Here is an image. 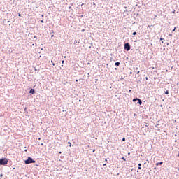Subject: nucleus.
<instances>
[{"instance_id":"f257e3e1","label":"nucleus","mask_w":179,"mask_h":179,"mask_svg":"<svg viewBox=\"0 0 179 179\" xmlns=\"http://www.w3.org/2000/svg\"><path fill=\"white\" fill-rule=\"evenodd\" d=\"M8 163H9V159L8 158H0V166H6Z\"/></svg>"},{"instance_id":"f03ea898","label":"nucleus","mask_w":179,"mask_h":179,"mask_svg":"<svg viewBox=\"0 0 179 179\" xmlns=\"http://www.w3.org/2000/svg\"><path fill=\"white\" fill-rule=\"evenodd\" d=\"M31 163H36V160L33 159L31 157H28L24 161V164H31Z\"/></svg>"},{"instance_id":"7ed1b4c3","label":"nucleus","mask_w":179,"mask_h":179,"mask_svg":"<svg viewBox=\"0 0 179 179\" xmlns=\"http://www.w3.org/2000/svg\"><path fill=\"white\" fill-rule=\"evenodd\" d=\"M124 50H125V51H129L131 50V44H129V43H125L124 44Z\"/></svg>"},{"instance_id":"20e7f679","label":"nucleus","mask_w":179,"mask_h":179,"mask_svg":"<svg viewBox=\"0 0 179 179\" xmlns=\"http://www.w3.org/2000/svg\"><path fill=\"white\" fill-rule=\"evenodd\" d=\"M29 93L30 94H34V93H36V90L33 88H31L29 90Z\"/></svg>"},{"instance_id":"39448f33","label":"nucleus","mask_w":179,"mask_h":179,"mask_svg":"<svg viewBox=\"0 0 179 179\" xmlns=\"http://www.w3.org/2000/svg\"><path fill=\"white\" fill-rule=\"evenodd\" d=\"M134 71L137 75H139V73H141V71H138V67L134 68Z\"/></svg>"},{"instance_id":"423d86ee","label":"nucleus","mask_w":179,"mask_h":179,"mask_svg":"<svg viewBox=\"0 0 179 179\" xmlns=\"http://www.w3.org/2000/svg\"><path fill=\"white\" fill-rule=\"evenodd\" d=\"M137 104H138V106H142V99H138V102H137Z\"/></svg>"},{"instance_id":"0eeeda50","label":"nucleus","mask_w":179,"mask_h":179,"mask_svg":"<svg viewBox=\"0 0 179 179\" xmlns=\"http://www.w3.org/2000/svg\"><path fill=\"white\" fill-rule=\"evenodd\" d=\"M163 164V162H157L155 164V166H162Z\"/></svg>"},{"instance_id":"6e6552de","label":"nucleus","mask_w":179,"mask_h":179,"mask_svg":"<svg viewBox=\"0 0 179 179\" xmlns=\"http://www.w3.org/2000/svg\"><path fill=\"white\" fill-rule=\"evenodd\" d=\"M138 99H139V98L136 97V98L133 99L132 101H133V103H136V101H138Z\"/></svg>"},{"instance_id":"1a4fd4ad","label":"nucleus","mask_w":179,"mask_h":179,"mask_svg":"<svg viewBox=\"0 0 179 179\" xmlns=\"http://www.w3.org/2000/svg\"><path fill=\"white\" fill-rule=\"evenodd\" d=\"M120 65H121V63L120 62H117L115 63V66H120Z\"/></svg>"},{"instance_id":"9d476101","label":"nucleus","mask_w":179,"mask_h":179,"mask_svg":"<svg viewBox=\"0 0 179 179\" xmlns=\"http://www.w3.org/2000/svg\"><path fill=\"white\" fill-rule=\"evenodd\" d=\"M29 36H32L31 37H34V38H36V35L31 33H29Z\"/></svg>"},{"instance_id":"9b49d317","label":"nucleus","mask_w":179,"mask_h":179,"mask_svg":"<svg viewBox=\"0 0 179 179\" xmlns=\"http://www.w3.org/2000/svg\"><path fill=\"white\" fill-rule=\"evenodd\" d=\"M155 25H148L149 29H150V30H152V27H154Z\"/></svg>"},{"instance_id":"f8f14e48","label":"nucleus","mask_w":179,"mask_h":179,"mask_svg":"<svg viewBox=\"0 0 179 179\" xmlns=\"http://www.w3.org/2000/svg\"><path fill=\"white\" fill-rule=\"evenodd\" d=\"M121 160H124V162H127V159H125V157H122L121 158Z\"/></svg>"},{"instance_id":"ddd939ff","label":"nucleus","mask_w":179,"mask_h":179,"mask_svg":"<svg viewBox=\"0 0 179 179\" xmlns=\"http://www.w3.org/2000/svg\"><path fill=\"white\" fill-rule=\"evenodd\" d=\"M24 113H26L27 114H28V113L27 112V108H25L24 109Z\"/></svg>"},{"instance_id":"4468645a","label":"nucleus","mask_w":179,"mask_h":179,"mask_svg":"<svg viewBox=\"0 0 179 179\" xmlns=\"http://www.w3.org/2000/svg\"><path fill=\"white\" fill-rule=\"evenodd\" d=\"M79 41H76V42H74V44H76V45H78V44H79Z\"/></svg>"},{"instance_id":"2eb2a0df","label":"nucleus","mask_w":179,"mask_h":179,"mask_svg":"<svg viewBox=\"0 0 179 179\" xmlns=\"http://www.w3.org/2000/svg\"><path fill=\"white\" fill-rule=\"evenodd\" d=\"M122 141L123 142H125V141H126L125 137H123V138H122Z\"/></svg>"},{"instance_id":"dca6fc26","label":"nucleus","mask_w":179,"mask_h":179,"mask_svg":"<svg viewBox=\"0 0 179 179\" xmlns=\"http://www.w3.org/2000/svg\"><path fill=\"white\" fill-rule=\"evenodd\" d=\"M132 34H133L134 36H136L137 33H136V31H134V32H133Z\"/></svg>"},{"instance_id":"f3484780","label":"nucleus","mask_w":179,"mask_h":179,"mask_svg":"<svg viewBox=\"0 0 179 179\" xmlns=\"http://www.w3.org/2000/svg\"><path fill=\"white\" fill-rule=\"evenodd\" d=\"M165 94H169V90L165 91Z\"/></svg>"},{"instance_id":"a211bd4d","label":"nucleus","mask_w":179,"mask_h":179,"mask_svg":"<svg viewBox=\"0 0 179 179\" xmlns=\"http://www.w3.org/2000/svg\"><path fill=\"white\" fill-rule=\"evenodd\" d=\"M85 30H86V29H83L81 30V32H82V33H83V32H85Z\"/></svg>"},{"instance_id":"6ab92c4d","label":"nucleus","mask_w":179,"mask_h":179,"mask_svg":"<svg viewBox=\"0 0 179 179\" xmlns=\"http://www.w3.org/2000/svg\"><path fill=\"white\" fill-rule=\"evenodd\" d=\"M160 41H164V38H160Z\"/></svg>"},{"instance_id":"aec40b11","label":"nucleus","mask_w":179,"mask_h":179,"mask_svg":"<svg viewBox=\"0 0 179 179\" xmlns=\"http://www.w3.org/2000/svg\"><path fill=\"white\" fill-rule=\"evenodd\" d=\"M174 31H176V27L172 30V33H174Z\"/></svg>"},{"instance_id":"412c9836","label":"nucleus","mask_w":179,"mask_h":179,"mask_svg":"<svg viewBox=\"0 0 179 179\" xmlns=\"http://www.w3.org/2000/svg\"><path fill=\"white\" fill-rule=\"evenodd\" d=\"M138 170H142V167L138 166Z\"/></svg>"},{"instance_id":"4be33fe9","label":"nucleus","mask_w":179,"mask_h":179,"mask_svg":"<svg viewBox=\"0 0 179 179\" xmlns=\"http://www.w3.org/2000/svg\"><path fill=\"white\" fill-rule=\"evenodd\" d=\"M124 80V77H123V76H121L120 80Z\"/></svg>"},{"instance_id":"5701e85b","label":"nucleus","mask_w":179,"mask_h":179,"mask_svg":"<svg viewBox=\"0 0 179 179\" xmlns=\"http://www.w3.org/2000/svg\"><path fill=\"white\" fill-rule=\"evenodd\" d=\"M169 37H173V34H169Z\"/></svg>"},{"instance_id":"b1692460","label":"nucleus","mask_w":179,"mask_h":179,"mask_svg":"<svg viewBox=\"0 0 179 179\" xmlns=\"http://www.w3.org/2000/svg\"><path fill=\"white\" fill-rule=\"evenodd\" d=\"M126 37H129V33H127Z\"/></svg>"},{"instance_id":"393cba45","label":"nucleus","mask_w":179,"mask_h":179,"mask_svg":"<svg viewBox=\"0 0 179 179\" xmlns=\"http://www.w3.org/2000/svg\"><path fill=\"white\" fill-rule=\"evenodd\" d=\"M172 13H173V15H176V10H173V11H172Z\"/></svg>"},{"instance_id":"a878e982","label":"nucleus","mask_w":179,"mask_h":179,"mask_svg":"<svg viewBox=\"0 0 179 179\" xmlns=\"http://www.w3.org/2000/svg\"><path fill=\"white\" fill-rule=\"evenodd\" d=\"M68 143H69V146L71 147V142H68Z\"/></svg>"},{"instance_id":"bb28decb","label":"nucleus","mask_w":179,"mask_h":179,"mask_svg":"<svg viewBox=\"0 0 179 179\" xmlns=\"http://www.w3.org/2000/svg\"><path fill=\"white\" fill-rule=\"evenodd\" d=\"M52 66H55V63H54V62H52Z\"/></svg>"},{"instance_id":"cd10ccee","label":"nucleus","mask_w":179,"mask_h":179,"mask_svg":"<svg viewBox=\"0 0 179 179\" xmlns=\"http://www.w3.org/2000/svg\"><path fill=\"white\" fill-rule=\"evenodd\" d=\"M41 23H44V20H41Z\"/></svg>"},{"instance_id":"c85d7f7f","label":"nucleus","mask_w":179,"mask_h":179,"mask_svg":"<svg viewBox=\"0 0 179 179\" xmlns=\"http://www.w3.org/2000/svg\"><path fill=\"white\" fill-rule=\"evenodd\" d=\"M0 177H3V174L1 173Z\"/></svg>"},{"instance_id":"c756f323","label":"nucleus","mask_w":179,"mask_h":179,"mask_svg":"<svg viewBox=\"0 0 179 179\" xmlns=\"http://www.w3.org/2000/svg\"><path fill=\"white\" fill-rule=\"evenodd\" d=\"M141 166H142V164H138V167H141Z\"/></svg>"},{"instance_id":"7c9ffc66","label":"nucleus","mask_w":179,"mask_h":179,"mask_svg":"<svg viewBox=\"0 0 179 179\" xmlns=\"http://www.w3.org/2000/svg\"><path fill=\"white\" fill-rule=\"evenodd\" d=\"M92 152H93V153H94V152H96V149H94V150H92Z\"/></svg>"},{"instance_id":"2f4dec72","label":"nucleus","mask_w":179,"mask_h":179,"mask_svg":"<svg viewBox=\"0 0 179 179\" xmlns=\"http://www.w3.org/2000/svg\"><path fill=\"white\" fill-rule=\"evenodd\" d=\"M149 78L145 77V80H148Z\"/></svg>"},{"instance_id":"473e14b6","label":"nucleus","mask_w":179,"mask_h":179,"mask_svg":"<svg viewBox=\"0 0 179 179\" xmlns=\"http://www.w3.org/2000/svg\"><path fill=\"white\" fill-rule=\"evenodd\" d=\"M41 146H44V143H41Z\"/></svg>"},{"instance_id":"72a5a7b5","label":"nucleus","mask_w":179,"mask_h":179,"mask_svg":"<svg viewBox=\"0 0 179 179\" xmlns=\"http://www.w3.org/2000/svg\"><path fill=\"white\" fill-rule=\"evenodd\" d=\"M145 127H148V123H145Z\"/></svg>"},{"instance_id":"f704fd0d","label":"nucleus","mask_w":179,"mask_h":179,"mask_svg":"<svg viewBox=\"0 0 179 179\" xmlns=\"http://www.w3.org/2000/svg\"><path fill=\"white\" fill-rule=\"evenodd\" d=\"M99 80V79H96L95 80V82H96V83H97V81Z\"/></svg>"},{"instance_id":"c9c22d12","label":"nucleus","mask_w":179,"mask_h":179,"mask_svg":"<svg viewBox=\"0 0 179 179\" xmlns=\"http://www.w3.org/2000/svg\"><path fill=\"white\" fill-rule=\"evenodd\" d=\"M18 16H20H20H22V14H20V13H18Z\"/></svg>"},{"instance_id":"e433bc0d","label":"nucleus","mask_w":179,"mask_h":179,"mask_svg":"<svg viewBox=\"0 0 179 179\" xmlns=\"http://www.w3.org/2000/svg\"><path fill=\"white\" fill-rule=\"evenodd\" d=\"M127 12H128V10H127V9L124 10V13H127Z\"/></svg>"},{"instance_id":"4c0bfd02","label":"nucleus","mask_w":179,"mask_h":179,"mask_svg":"<svg viewBox=\"0 0 179 179\" xmlns=\"http://www.w3.org/2000/svg\"><path fill=\"white\" fill-rule=\"evenodd\" d=\"M64 62H65V61L62 60V64H64Z\"/></svg>"},{"instance_id":"58836bf2","label":"nucleus","mask_w":179,"mask_h":179,"mask_svg":"<svg viewBox=\"0 0 179 179\" xmlns=\"http://www.w3.org/2000/svg\"><path fill=\"white\" fill-rule=\"evenodd\" d=\"M103 166H107V163L103 164Z\"/></svg>"},{"instance_id":"ea45409f","label":"nucleus","mask_w":179,"mask_h":179,"mask_svg":"<svg viewBox=\"0 0 179 179\" xmlns=\"http://www.w3.org/2000/svg\"><path fill=\"white\" fill-rule=\"evenodd\" d=\"M134 117H136V113H134Z\"/></svg>"},{"instance_id":"a19ab883","label":"nucleus","mask_w":179,"mask_h":179,"mask_svg":"<svg viewBox=\"0 0 179 179\" xmlns=\"http://www.w3.org/2000/svg\"><path fill=\"white\" fill-rule=\"evenodd\" d=\"M129 92H132V90H129Z\"/></svg>"},{"instance_id":"79ce46f5","label":"nucleus","mask_w":179,"mask_h":179,"mask_svg":"<svg viewBox=\"0 0 179 179\" xmlns=\"http://www.w3.org/2000/svg\"><path fill=\"white\" fill-rule=\"evenodd\" d=\"M71 8H72V7L69 6V9H71Z\"/></svg>"},{"instance_id":"37998d69","label":"nucleus","mask_w":179,"mask_h":179,"mask_svg":"<svg viewBox=\"0 0 179 179\" xmlns=\"http://www.w3.org/2000/svg\"><path fill=\"white\" fill-rule=\"evenodd\" d=\"M24 152H27V149H25V150H24Z\"/></svg>"},{"instance_id":"c03bdc74","label":"nucleus","mask_w":179,"mask_h":179,"mask_svg":"<svg viewBox=\"0 0 179 179\" xmlns=\"http://www.w3.org/2000/svg\"><path fill=\"white\" fill-rule=\"evenodd\" d=\"M34 71H37V69L34 68Z\"/></svg>"},{"instance_id":"a18cd8bd","label":"nucleus","mask_w":179,"mask_h":179,"mask_svg":"<svg viewBox=\"0 0 179 179\" xmlns=\"http://www.w3.org/2000/svg\"><path fill=\"white\" fill-rule=\"evenodd\" d=\"M115 71H117V67L115 68Z\"/></svg>"},{"instance_id":"49530a36","label":"nucleus","mask_w":179,"mask_h":179,"mask_svg":"<svg viewBox=\"0 0 179 179\" xmlns=\"http://www.w3.org/2000/svg\"><path fill=\"white\" fill-rule=\"evenodd\" d=\"M62 66V68H63V66H64V64H62V66Z\"/></svg>"},{"instance_id":"de8ad7c7","label":"nucleus","mask_w":179,"mask_h":179,"mask_svg":"<svg viewBox=\"0 0 179 179\" xmlns=\"http://www.w3.org/2000/svg\"><path fill=\"white\" fill-rule=\"evenodd\" d=\"M7 23H10V21H8Z\"/></svg>"},{"instance_id":"09e8293b","label":"nucleus","mask_w":179,"mask_h":179,"mask_svg":"<svg viewBox=\"0 0 179 179\" xmlns=\"http://www.w3.org/2000/svg\"><path fill=\"white\" fill-rule=\"evenodd\" d=\"M76 82H78V79L76 80Z\"/></svg>"},{"instance_id":"8fccbe9b","label":"nucleus","mask_w":179,"mask_h":179,"mask_svg":"<svg viewBox=\"0 0 179 179\" xmlns=\"http://www.w3.org/2000/svg\"><path fill=\"white\" fill-rule=\"evenodd\" d=\"M80 101H80H82V100H81V99H79V101Z\"/></svg>"},{"instance_id":"3c124183","label":"nucleus","mask_w":179,"mask_h":179,"mask_svg":"<svg viewBox=\"0 0 179 179\" xmlns=\"http://www.w3.org/2000/svg\"><path fill=\"white\" fill-rule=\"evenodd\" d=\"M41 17H44V15H41Z\"/></svg>"},{"instance_id":"603ef678","label":"nucleus","mask_w":179,"mask_h":179,"mask_svg":"<svg viewBox=\"0 0 179 179\" xmlns=\"http://www.w3.org/2000/svg\"><path fill=\"white\" fill-rule=\"evenodd\" d=\"M51 37H52V38L54 37V35H52Z\"/></svg>"},{"instance_id":"864d4df0","label":"nucleus","mask_w":179,"mask_h":179,"mask_svg":"<svg viewBox=\"0 0 179 179\" xmlns=\"http://www.w3.org/2000/svg\"><path fill=\"white\" fill-rule=\"evenodd\" d=\"M128 155H131V152H128Z\"/></svg>"},{"instance_id":"5fc2aeb1","label":"nucleus","mask_w":179,"mask_h":179,"mask_svg":"<svg viewBox=\"0 0 179 179\" xmlns=\"http://www.w3.org/2000/svg\"><path fill=\"white\" fill-rule=\"evenodd\" d=\"M160 107H163V105H160Z\"/></svg>"},{"instance_id":"6e6d98bb","label":"nucleus","mask_w":179,"mask_h":179,"mask_svg":"<svg viewBox=\"0 0 179 179\" xmlns=\"http://www.w3.org/2000/svg\"><path fill=\"white\" fill-rule=\"evenodd\" d=\"M41 139V138H38V141H40Z\"/></svg>"},{"instance_id":"4d7b16f0","label":"nucleus","mask_w":179,"mask_h":179,"mask_svg":"<svg viewBox=\"0 0 179 179\" xmlns=\"http://www.w3.org/2000/svg\"><path fill=\"white\" fill-rule=\"evenodd\" d=\"M87 65H90V63H87Z\"/></svg>"},{"instance_id":"13d9d810","label":"nucleus","mask_w":179,"mask_h":179,"mask_svg":"<svg viewBox=\"0 0 179 179\" xmlns=\"http://www.w3.org/2000/svg\"><path fill=\"white\" fill-rule=\"evenodd\" d=\"M147 162H148V163H150V162H149L148 160H147Z\"/></svg>"},{"instance_id":"bf43d9fd","label":"nucleus","mask_w":179,"mask_h":179,"mask_svg":"<svg viewBox=\"0 0 179 179\" xmlns=\"http://www.w3.org/2000/svg\"><path fill=\"white\" fill-rule=\"evenodd\" d=\"M178 156L179 157V151H178Z\"/></svg>"},{"instance_id":"052dcab7","label":"nucleus","mask_w":179,"mask_h":179,"mask_svg":"<svg viewBox=\"0 0 179 179\" xmlns=\"http://www.w3.org/2000/svg\"><path fill=\"white\" fill-rule=\"evenodd\" d=\"M154 170H156V167L154 168Z\"/></svg>"},{"instance_id":"680f3d73","label":"nucleus","mask_w":179,"mask_h":179,"mask_svg":"<svg viewBox=\"0 0 179 179\" xmlns=\"http://www.w3.org/2000/svg\"><path fill=\"white\" fill-rule=\"evenodd\" d=\"M124 9H127V7H126V6H124Z\"/></svg>"},{"instance_id":"e2e57ef3","label":"nucleus","mask_w":179,"mask_h":179,"mask_svg":"<svg viewBox=\"0 0 179 179\" xmlns=\"http://www.w3.org/2000/svg\"><path fill=\"white\" fill-rule=\"evenodd\" d=\"M59 153H60V154H61V153H62V152H61V151H60Z\"/></svg>"},{"instance_id":"0e129e2a","label":"nucleus","mask_w":179,"mask_h":179,"mask_svg":"<svg viewBox=\"0 0 179 179\" xmlns=\"http://www.w3.org/2000/svg\"><path fill=\"white\" fill-rule=\"evenodd\" d=\"M175 142H177V140H175Z\"/></svg>"},{"instance_id":"69168bd1","label":"nucleus","mask_w":179,"mask_h":179,"mask_svg":"<svg viewBox=\"0 0 179 179\" xmlns=\"http://www.w3.org/2000/svg\"><path fill=\"white\" fill-rule=\"evenodd\" d=\"M163 43H164V42H163V41H162V44H163Z\"/></svg>"},{"instance_id":"338daca9","label":"nucleus","mask_w":179,"mask_h":179,"mask_svg":"<svg viewBox=\"0 0 179 179\" xmlns=\"http://www.w3.org/2000/svg\"><path fill=\"white\" fill-rule=\"evenodd\" d=\"M105 162H107V159H105Z\"/></svg>"},{"instance_id":"774afa93","label":"nucleus","mask_w":179,"mask_h":179,"mask_svg":"<svg viewBox=\"0 0 179 179\" xmlns=\"http://www.w3.org/2000/svg\"><path fill=\"white\" fill-rule=\"evenodd\" d=\"M144 164H146V162H145Z\"/></svg>"}]
</instances>
